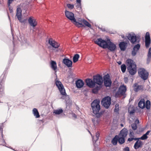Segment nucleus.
<instances>
[{"label":"nucleus","instance_id":"obj_1","mask_svg":"<svg viewBox=\"0 0 151 151\" xmlns=\"http://www.w3.org/2000/svg\"><path fill=\"white\" fill-rule=\"evenodd\" d=\"M91 106L93 113L95 115V117L92 119L94 124H97L99 122V118L101 116L104 111L100 110V101L99 99L94 100L91 104Z\"/></svg>","mask_w":151,"mask_h":151},{"label":"nucleus","instance_id":"obj_2","mask_svg":"<svg viewBox=\"0 0 151 151\" xmlns=\"http://www.w3.org/2000/svg\"><path fill=\"white\" fill-rule=\"evenodd\" d=\"M94 42L100 47L104 49L107 48L111 51H114L116 48V45L109 39L106 41L101 38H98L94 41Z\"/></svg>","mask_w":151,"mask_h":151},{"label":"nucleus","instance_id":"obj_3","mask_svg":"<svg viewBox=\"0 0 151 151\" xmlns=\"http://www.w3.org/2000/svg\"><path fill=\"white\" fill-rule=\"evenodd\" d=\"M126 62L128 66L127 70L129 73L132 75H134L137 71L136 64L133 62L132 60L130 59L127 60Z\"/></svg>","mask_w":151,"mask_h":151},{"label":"nucleus","instance_id":"obj_4","mask_svg":"<svg viewBox=\"0 0 151 151\" xmlns=\"http://www.w3.org/2000/svg\"><path fill=\"white\" fill-rule=\"evenodd\" d=\"M127 37L131 43L132 44L138 43L140 41V37L139 36H136L134 33L132 34H129Z\"/></svg>","mask_w":151,"mask_h":151},{"label":"nucleus","instance_id":"obj_5","mask_svg":"<svg viewBox=\"0 0 151 151\" xmlns=\"http://www.w3.org/2000/svg\"><path fill=\"white\" fill-rule=\"evenodd\" d=\"M150 101L147 100L145 103L144 99H141L138 104V106L142 109L146 107L147 109L149 110L150 108Z\"/></svg>","mask_w":151,"mask_h":151},{"label":"nucleus","instance_id":"obj_6","mask_svg":"<svg viewBox=\"0 0 151 151\" xmlns=\"http://www.w3.org/2000/svg\"><path fill=\"white\" fill-rule=\"evenodd\" d=\"M101 104L106 109H108L111 104V98L109 96L103 98L101 101Z\"/></svg>","mask_w":151,"mask_h":151},{"label":"nucleus","instance_id":"obj_7","mask_svg":"<svg viewBox=\"0 0 151 151\" xmlns=\"http://www.w3.org/2000/svg\"><path fill=\"white\" fill-rule=\"evenodd\" d=\"M139 76L144 80H146L149 76L148 73L144 68H141L138 70Z\"/></svg>","mask_w":151,"mask_h":151},{"label":"nucleus","instance_id":"obj_8","mask_svg":"<svg viewBox=\"0 0 151 151\" xmlns=\"http://www.w3.org/2000/svg\"><path fill=\"white\" fill-rule=\"evenodd\" d=\"M93 80L95 85L96 84L98 85H102L103 83V79L102 76L99 74L93 76Z\"/></svg>","mask_w":151,"mask_h":151},{"label":"nucleus","instance_id":"obj_9","mask_svg":"<svg viewBox=\"0 0 151 151\" xmlns=\"http://www.w3.org/2000/svg\"><path fill=\"white\" fill-rule=\"evenodd\" d=\"M104 82L105 86L106 87H110L111 84V81L109 74H107L104 76Z\"/></svg>","mask_w":151,"mask_h":151},{"label":"nucleus","instance_id":"obj_10","mask_svg":"<svg viewBox=\"0 0 151 151\" xmlns=\"http://www.w3.org/2000/svg\"><path fill=\"white\" fill-rule=\"evenodd\" d=\"M127 89L126 86L124 85L121 86L119 88L118 91L116 93V95L123 96L125 94Z\"/></svg>","mask_w":151,"mask_h":151},{"label":"nucleus","instance_id":"obj_11","mask_svg":"<svg viewBox=\"0 0 151 151\" xmlns=\"http://www.w3.org/2000/svg\"><path fill=\"white\" fill-rule=\"evenodd\" d=\"M17 12L16 16L17 17L18 20L21 23H24L25 20H22V11L21 9L20 8H17Z\"/></svg>","mask_w":151,"mask_h":151},{"label":"nucleus","instance_id":"obj_12","mask_svg":"<svg viewBox=\"0 0 151 151\" xmlns=\"http://www.w3.org/2000/svg\"><path fill=\"white\" fill-rule=\"evenodd\" d=\"M28 22L30 25L33 28H34L37 24L36 19L33 17H29L28 19Z\"/></svg>","mask_w":151,"mask_h":151},{"label":"nucleus","instance_id":"obj_13","mask_svg":"<svg viewBox=\"0 0 151 151\" xmlns=\"http://www.w3.org/2000/svg\"><path fill=\"white\" fill-rule=\"evenodd\" d=\"M151 42V40L150 34L149 32L146 33L145 37V46L147 48H148L150 46Z\"/></svg>","mask_w":151,"mask_h":151},{"label":"nucleus","instance_id":"obj_14","mask_svg":"<svg viewBox=\"0 0 151 151\" xmlns=\"http://www.w3.org/2000/svg\"><path fill=\"white\" fill-rule=\"evenodd\" d=\"M65 15L67 18L72 22L74 20L75 18L73 13L69 11L66 10L65 12Z\"/></svg>","mask_w":151,"mask_h":151},{"label":"nucleus","instance_id":"obj_15","mask_svg":"<svg viewBox=\"0 0 151 151\" xmlns=\"http://www.w3.org/2000/svg\"><path fill=\"white\" fill-rule=\"evenodd\" d=\"M86 85L90 88H93L95 86L93 80L91 79L87 78L85 80Z\"/></svg>","mask_w":151,"mask_h":151},{"label":"nucleus","instance_id":"obj_16","mask_svg":"<svg viewBox=\"0 0 151 151\" xmlns=\"http://www.w3.org/2000/svg\"><path fill=\"white\" fill-rule=\"evenodd\" d=\"M63 63L68 68L71 67L72 65V62L68 58H64L63 60Z\"/></svg>","mask_w":151,"mask_h":151},{"label":"nucleus","instance_id":"obj_17","mask_svg":"<svg viewBox=\"0 0 151 151\" xmlns=\"http://www.w3.org/2000/svg\"><path fill=\"white\" fill-rule=\"evenodd\" d=\"M134 90V91L137 92L140 90H143L144 86L142 85H139L135 83L133 86Z\"/></svg>","mask_w":151,"mask_h":151},{"label":"nucleus","instance_id":"obj_18","mask_svg":"<svg viewBox=\"0 0 151 151\" xmlns=\"http://www.w3.org/2000/svg\"><path fill=\"white\" fill-rule=\"evenodd\" d=\"M76 86L77 88H80L83 86L84 85V83L82 80L79 79L76 81Z\"/></svg>","mask_w":151,"mask_h":151},{"label":"nucleus","instance_id":"obj_19","mask_svg":"<svg viewBox=\"0 0 151 151\" xmlns=\"http://www.w3.org/2000/svg\"><path fill=\"white\" fill-rule=\"evenodd\" d=\"M137 141L135 143L134 147L135 149L137 150L140 147H141L143 145L142 142L137 139Z\"/></svg>","mask_w":151,"mask_h":151},{"label":"nucleus","instance_id":"obj_20","mask_svg":"<svg viewBox=\"0 0 151 151\" xmlns=\"http://www.w3.org/2000/svg\"><path fill=\"white\" fill-rule=\"evenodd\" d=\"M127 46V43L124 42H120L119 44V46L121 50H125Z\"/></svg>","mask_w":151,"mask_h":151},{"label":"nucleus","instance_id":"obj_21","mask_svg":"<svg viewBox=\"0 0 151 151\" xmlns=\"http://www.w3.org/2000/svg\"><path fill=\"white\" fill-rule=\"evenodd\" d=\"M59 90L61 94L63 96L61 97L62 99H64L66 97H69L66 94L65 90L64 88V87L59 89Z\"/></svg>","mask_w":151,"mask_h":151},{"label":"nucleus","instance_id":"obj_22","mask_svg":"<svg viewBox=\"0 0 151 151\" xmlns=\"http://www.w3.org/2000/svg\"><path fill=\"white\" fill-rule=\"evenodd\" d=\"M127 129L124 128L121 130L119 136V137H122L125 138L127 136Z\"/></svg>","mask_w":151,"mask_h":151},{"label":"nucleus","instance_id":"obj_23","mask_svg":"<svg viewBox=\"0 0 151 151\" xmlns=\"http://www.w3.org/2000/svg\"><path fill=\"white\" fill-rule=\"evenodd\" d=\"M51 67L55 71V73H56L57 68V67L56 62L52 60L51 62Z\"/></svg>","mask_w":151,"mask_h":151},{"label":"nucleus","instance_id":"obj_24","mask_svg":"<svg viewBox=\"0 0 151 151\" xmlns=\"http://www.w3.org/2000/svg\"><path fill=\"white\" fill-rule=\"evenodd\" d=\"M0 133L1 134V137L2 139H1V142L0 143V145H5L6 144V142L5 140L3 139V134L2 129L1 128H0Z\"/></svg>","mask_w":151,"mask_h":151},{"label":"nucleus","instance_id":"obj_25","mask_svg":"<svg viewBox=\"0 0 151 151\" xmlns=\"http://www.w3.org/2000/svg\"><path fill=\"white\" fill-rule=\"evenodd\" d=\"M32 113L36 118H37L40 117L39 114L37 109L34 108L32 110Z\"/></svg>","mask_w":151,"mask_h":151},{"label":"nucleus","instance_id":"obj_26","mask_svg":"<svg viewBox=\"0 0 151 151\" xmlns=\"http://www.w3.org/2000/svg\"><path fill=\"white\" fill-rule=\"evenodd\" d=\"M56 85L57 87L58 88V89L62 87H63V86L61 82L58 80H56L55 82Z\"/></svg>","mask_w":151,"mask_h":151},{"label":"nucleus","instance_id":"obj_27","mask_svg":"<svg viewBox=\"0 0 151 151\" xmlns=\"http://www.w3.org/2000/svg\"><path fill=\"white\" fill-rule=\"evenodd\" d=\"M118 136L116 135L112 139L111 142L114 145H115L117 144L118 141Z\"/></svg>","mask_w":151,"mask_h":151},{"label":"nucleus","instance_id":"obj_28","mask_svg":"<svg viewBox=\"0 0 151 151\" xmlns=\"http://www.w3.org/2000/svg\"><path fill=\"white\" fill-rule=\"evenodd\" d=\"M2 82L0 83V97H1L4 94V86L1 84Z\"/></svg>","mask_w":151,"mask_h":151},{"label":"nucleus","instance_id":"obj_29","mask_svg":"<svg viewBox=\"0 0 151 151\" xmlns=\"http://www.w3.org/2000/svg\"><path fill=\"white\" fill-rule=\"evenodd\" d=\"M63 112L62 109H57L54 111L53 113L56 114H60Z\"/></svg>","mask_w":151,"mask_h":151},{"label":"nucleus","instance_id":"obj_30","mask_svg":"<svg viewBox=\"0 0 151 151\" xmlns=\"http://www.w3.org/2000/svg\"><path fill=\"white\" fill-rule=\"evenodd\" d=\"M118 141L121 144H123L125 141L124 137L118 136Z\"/></svg>","mask_w":151,"mask_h":151},{"label":"nucleus","instance_id":"obj_31","mask_svg":"<svg viewBox=\"0 0 151 151\" xmlns=\"http://www.w3.org/2000/svg\"><path fill=\"white\" fill-rule=\"evenodd\" d=\"M79 58V55L78 54H76L74 55L73 58V62L75 63L77 62Z\"/></svg>","mask_w":151,"mask_h":151},{"label":"nucleus","instance_id":"obj_32","mask_svg":"<svg viewBox=\"0 0 151 151\" xmlns=\"http://www.w3.org/2000/svg\"><path fill=\"white\" fill-rule=\"evenodd\" d=\"M82 22L86 26L91 28V25L85 19H82L81 20Z\"/></svg>","mask_w":151,"mask_h":151},{"label":"nucleus","instance_id":"obj_33","mask_svg":"<svg viewBox=\"0 0 151 151\" xmlns=\"http://www.w3.org/2000/svg\"><path fill=\"white\" fill-rule=\"evenodd\" d=\"M99 133L98 132H97L96 133V140H95L94 139V137H92V139L93 140V142H95V143L96 142V141L99 138Z\"/></svg>","mask_w":151,"mask_h":151},{"label":"nucleus","instance_id":"obj_34","mask_svg":"<svg viewBox=\"0 0 151 151\" xmlns=\"http://www.w3.org/2000/svg\"><path fill=\"white\" fill-rule=\"evenodd\" d=\"M140 47V44H137L135 45L133 47V49L134 50H135L137 51H138Z\"/></svg>","mask_w":151,"mask_h":151},{"label":"nucleus","instance_id":"obj_35","mask_svg":"<svg viewBox=\"0 0 151 151\" xmlns=\"http://www.w3.org/2000/svg\"><path fill=\"white\" fill-rule=\"evenodd\" d=\"M121 68L122 72L123 73H124L126 70V66L124 64L122 65L121 66Z\"/></svg>","mask_w":151,"mask_h":151},{"label":"nucleus","instance_id":"obj_36","mask_svg":"<svg viewBox=\"0 0 151 151\" xmlns=\"http://www.w3.org/2000/svg\"><path fill=\"white\" fill-rule=\"evenodd\" d=\"M131 126L132 129L134 130H136L137 127V124L136 123H133L132 124H131Z\"/></svg>","mask_w":151,"mask_h":151},{"label":"nucleus","instance_id":"obj_37","mask_svg":"<svg viewBox=\"0 0 151 151\" xmlns=\"http://www.w3.org/2000/svg\"><path fill=\"white\" fill-rule=\"evenodd\" d=\"M148 138V137L145 134H143L141 137L140 138H138V139H141L142 140H144L147 139Z\"/></svg>","mask_w":151,"mask_h":151},{"label":"nucleus","instance_id":"obj_38","mask_svg":"<svg viewBox=\"0 0 151 151\" xmlns=\"http://www.w3.org/2000/svg\"><path fill=\"white\" fill-rule=\"evenodd\" d=\"M53 45L54 47H53L55 48H58L60 46V44L58 43L57 42L54 41V44Z\"/></svg>","mask_w":151,"mask_h":151},{"label":"nucleus","instance_id":"obj_39","mask_svg":"<svg viewBox=\"0 0 151 151\" xmlns=\"http://www.w3.org/2000/svg\"><path fill=\"white\" fill-rule=\"evenodd\" d=\"M119 111V105L118 104H116L115 105V108L114 111L115 112H118Z\"/></svg>","mask_w":151,"mask_h":151},{"label":"nucleus","instance_id":"obj_40","mask_svg":"<svg viewBox=\"0 0 151 151\" xmlns=\"http://www.w3.org/2000/svg\"><path fill=\"white\" fill-rule=\"evenodd\" d=\"M48 43L52 46V47H54L53 45L54 44V41L52 40V38H50L48 41Z\"/></svg>","mask_w":151,"mask_h":151},{"label":"nucleus","instance_id":"obj_41","mask_svg":"<svg viewBox=\"0 0 151 151\" xmlns=\"http://www.w3.org/2000/svg\"><path fill=\"white\" fill-rule=\"evenodd\" d=\"M48 43L52 46V47H54L53 45L54 44V41L52 40V38H50L48 41Z\"/></svg>","mask_w":151,"mask_h":151},{"label":"nucleus","instance_id":"obj_42","mask_svg":"<svg viewBox=\"0 0 151 151\" xmlns=\"http://www.w3.org/2000/svg\"><path fill=\"white\" fill-rule=\"evenodd\" d=\"M48 43L52 46V47H54L53 45L54 44V41L52 40V38H50L48 41Z\"/></svg>","mask_w":151,"mask_h":151},{"label":"nucleus","instance_id":"obj_43","mask_svg":"<svg viewBox=\"0 0 151 151\" xmlns=\"http://www.w3.org/2000/svg\"><path fill=\"white\" fill-rule=\"evenodd\" d=\"M72 22L77 27L78 26V24L80 23L78 22H77L76 19L75 18V19L74 20H73Z\"/></svg>","mask_w":151,"mask_h":151},{"label":"nucleus","instance_id":"obj_44","mask_svg":"<svg viewBox=\"0 0 151 151\" xmlns=\"http://www.w3.org/2000/svg\"><path fill=\"white\" fill-rule=\"evenodd\" d=\"M137 139H138L137 138H134V137H130V138H129L128 139V141L129 142H131L133 140H137Z\"/></svg>","mask_w":151,"mask_h":151},{"label":"nucleus","instance_id":"obj_45","mask_svg":"<svg viewBox=\"0 0 151 151\" xmlns=\"http://www.w3.org/2000/svg\"><path fill=\"white\" fill-rule=\"evenodd\" d=\"M68 7L70 9H73L74 7V6L73 4H67V5Z\"/></svg>","mask_w":151,"mask_h":151},{"label":"nucleus","instance_id":"obj_46","mask_svg":"<svg viewBox=\"0 0 151 151\" xmlns=\"http://www.w3.org/2000/svg\"><path fill=\"white\" fill-rule=\"evenodd\" d=\"M102 87V85H98L96 86L95 88L99 91L101 88Z\"/></svg>","mask_w":151,"mask_h":151},{"label":"nucleus","instance_id":"obj_47","mask_svg":"<svg viewBox=\"0 0 151 151\" xmlns=\"http://www.w3.org/2000/svg\"><path fill=\"white\" fill-rule=\"evenodd\" d=\"M137 51L135 50H134V49H133V50H132V55L133 56H135L136 55Z\"/></svg>","mask_w":151,"mask_h":151},{"label":"nucleus","instance_id":"obj_48","mask_svg":"<svg viewBox=\"0 0 151 151\" xmlns=\"http://www.w3.org/2000/svg\"><path fill=\"white\" fill-rule=\"evenodd\" d=\"M129 136L130 137H134V132L132 131H130V134H129Z\"/></svg>","mask_w":151,"mask_h":151},{"label":"nucleus","instance_id":"obj_49","mask_svg":"<svg viewBox=\"0 0 151 151\" xmlns=\"http://www.w3.org/2000/svg\"><path fill=\"white\" fill-rule=\"evenodd\" d=\"M147 60H150L151 59V52H148L147 54Z\"/></svg>","mask_w":151,"mask_h":151},{"label":"nucleus","instance_id":"obj_50","mask_svg":"<svg viewBox=\"0 0 151 151\" xmlns=\"http://www.w3.org/2000/svg\"><path fill=\"white\" fill-rule=\"evenodd\" d=\"M129 113L131 114H133V113H135V110L133 109L131 110V111L130 110V109H129L128 110Z\"/></svg>","mask_w":151,"mask_h":151},{"label":"nucleus","instance_id":"obj_51","mask_svg":"<svg viewBox=\"0 0 151 151\" xmlns=\"http://www.w3.org/2000/svg\"><path fill=\"white\" fill-rule=\"evenodd\" d=\"M92 93H96L98 92V91L95 88H94L92 89Z\"/></svg>","mask_w":151,"mask_h":151},{"label":"nucleus","instance_id":"obj_52","mask_svg":"<svg viewBox=\"0 0 151 151\" xmlns=\"http://www.w3.org/2000/svg\"><path fill=\"white\" fill-rule=\"evenodd\" d=\"M77 4L76 5V7L77 8H81V3L79 4V3H77Z\"/></svg>","mask_w":151,"mask_h":151},{"label":"nucleus","instance_id":"obj_53","mask_svg":"<svg viewBox=\"0 0 151 151\" xmlns=\"http://www.w3.org/2000/svg\"><path fill=\"white\" fill-rule=\"evenodd\" d=\"M13 0H8V4L9 6L10 5V4L12 2Z\"/></svg>","mask_w":151,"mask_h":151},{"label":"nucleus","instance_id":"obj_54","mask_svg":"<svg viewBox=\"0 0 151 151\" xmlns=\"http://www.w3.org/2000/svg\"><path fill=\"white\" fill-rule=\"evenodd\" d=\"M124 151H129V148L128 147H126L124 148Z\"/></svg>","mask_w":151,"mask_h":151},{"label":"nucleus","instance_id":"obj_55","mask_svg":"<svg viewBox=\"0 0 151 151\" xmlns=\"http://www.w3.org/2000/svg\"><path fill=\"white\" fill-rule=\"evenodd\" d=\"M83 25L82 23H80L79 24H78V27H83Z\"/></svg>","mask_w":151,"mask_h":151},{"label":"nucleus","instance_id":"obj_56","mask_svg":"<svg viewBox=\"0 0 151 151\" xmlns=\"http://www.w3.org/2000/svg\"><path fill=\"white\" fill-rule=\"evenodd\" d=\"M139 120L138 119H136L135 121V123H137V124H139Z\"/></svg>","mask_w":151,"mask_h":151},{"label":"nucleus","instance_id":"obj_57","mask_svg":"<svg viewBox=\"0 0 151 151\" xmlns=\"http://www.w3.org/2000/svg\"><path fill=\"white\" fill-rule=\"evenodd\" d=\"M150 132V131L148 130L145 133V134L147 136V135L149 134Z\"/></svg>","mask_w":151,"mask_h":151},{"label":"nucleus","instance_id":"obj_58","mask_svg":"<svg viewBox=\"0 0 151 151\" xmlns=\"http://www.w3.org/2000/svg\"><path fill=\"white\" fill-rule=\"evenodd\" d=\"M124 81L125 83H127L128 81V78L127 77L124 78Z\"/></svg>","mask_w":151,"mask_h":151},{"label":"nucleus","instance_id":"obj_59","mask_svg":"<svg viewBox=\"0 0 151 151\" xmlns=\"http://www.w3.org/2000/svg\"><path fill=\"white\" fill-rule=\"evenodd\" d=\"M77 3L81 4V0H76V3Z\"/></svg>","mask_w":151,"mask_h":151},{"label":"nucleus","instance_id":"obj_60","mask_svg":"<svg viewBox=\"0 0 151 151\" xmlns=\"http://www.w3.org/2000/svg\"><path fill=\"white\" fill-rule=\"evenodd\" d=\"M73 116L75 118L77 117V116L75 114H73Z\"/></svg>","mask_w":151,"mask_h":151},{"label":"nucleus","instance_id":"obj_61","mask_svg":"<svg viewBox=\"0 0 151 151\" xmlns=\"http://www.w3.org/2000/svg\"><path fill=\"white\" fill-rule=\"evenodd\" d=\"M117 63L119 65H121L122 64V62L120 61H119Z\"/></svg>","mask_w":151,"mask_h":151},{"label":"nucleus","instance_id":"obj_62","mask_svg":"<svg viewBox=\"0 0 151 151\" xmlns=\"http://www.w3.org/2000/svg\"><path fill=\"white\" fill-rule=\"evenodd\" d=\"M55 52H57V51H60V49H55Z\"/></svg>","mask_w":151,"mask_h":151},{"label":"nucleus","instance_id":"obj_63","mask_svg":"<svg viewBox=\"0 0 151 151\" xmlns=\"http://www.w3.org/2000/svg\"><path fill=\"white\" fill-rule=\"evenodd\" d=\"M9 10L10 11V12L12 13L13 12V11L12 9H11L10 8L9 9Z\"/></svg>","mask_w":151,"mask_h":151},{"label":"nucleus","instance_id":"obj_64","mask_svg":"<svg viewBox=\"0 0 151 151\" xmlns=\"http://www.w3.org/2000/svg\"><path fill=\"white\" fill-rule=\"evenodd\" d=\"M151 47H150L149 49V50H148V51L149 52H151Z\"/></svg>","mask_w":151,"mask_h":151}]
</instances>
